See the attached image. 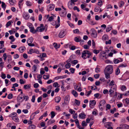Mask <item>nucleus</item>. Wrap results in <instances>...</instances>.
I'll list each match as a JSON object with an SVG mask.
<instances>
[{
	"label": "nucleus",
	"instance_id": "dca6fc26",
	"mask_svg": "<svg viewBox=\"0 0 129 129\" xmlns=\"http://www.w3.org/2000/svg\"><path fill=\"white\" fill-rule=\"evenodd\" d=\"M73 4V3H72V2L71 1L69 2L68 3V7L70 9H71L73 8L72 6Z\"/></svg>",
	"mask_w": 129,
	"mask_h": 129
},
{
	"label": "nucleus",
	"instance_id": "1a4fd4ad",
	"mask_svg": "<svg viewBox=\"0 0 129 129\" xmlns=\"http://www.w3.org/2000/svg\"><path fill=\"white\" fill-rule=\"evenodd\" d=\"M20 95H18L17 99V100L18 103V106H20V103H22L23 101V100H22L21 101H20V100L22 99V97L21 96L20 97Z\"/></svg>",
	"mask_w": 129,
	"mask_h": 129
},
{
	"label": "nucleus",
	"instance_id": "4be33fe9",
	"mask_svg": "<svg viewBox=\"0 0 129 129\" xmlns=\"http://www.w3.org/2000/svg\"><path fill=\"white\" fill-rule=\"evenodd\" d=\"M119 68L118 67L115 70V74L116 75H118L120 73V69H119Z\"/></svg>",
	"mask_w": 129,
	"mask_h": 129
},
{
	"label": "nucleus",
	"instance_id": "2f4dec72",
	"mask_svg": "<svg viewBox=\"0 0 129 129\" xmlns=\"http://www.w3.org/2000/svg\"><path fill=\"white\" fill-rule=\"evenodd\" d=\"M55 122V120H51L47 122L48 124L50 125L54 123Z\"/></svg>",
	"mask_w": 129,
	"mask_h": 129
},
{
	"label": "nucleus",
	"instance_id": "cd10ccee",
	"mask_svg": "<svg viewBox=\"0 0 129 129\" xmlns=\"http://www.w3.org/2000/svg\"><path fill=\"white\" fill-rule=\"evenodd\" d=\"M127 66L126 64L125 63H124L123 64H120L118 66V67L119 68L120 67H122V68H123V67H126Z\"/></svg>",
	"mask_w": 129,
	"mask_h": 129
},
{
	"label": "nucleus",
	"instance_id": "7ed1b4c3",
	"mask_svg": "<svg viewBox=\"0 0 129 129\" xmlns=\"http://www.w3.org/2000/svg\"><path fill=\"white\" fill-rule=\"evenodd\" d=\"M29 27L30 29V31L33 34H35L37 32V29L36 30L35 29L34 27L31 25V23H29Z\"/></svg>",
	"mask_w": 129,
	"mask_h": 129
},
{
	"label": "nucleus",
	"instance_id": "e2e57ef3",
	"mask_svg": "<svg viewBox=\"0 0 129 129\" xmlns=\"http://www.w3.org/2000/svg\"><path fill=\"white\" fill-rule=\"evenodd\" d=\"M105 63H113V62L112 61H111L110 60H106L105 61Z\"/></svg>",
	"mask_w": 129,
	"mask_h": 129
},
{
	"label": "nucleus",
	"instance_id": "473e14b6",
	"mask_svg": "<svg viewBox=\"0 0 129 129\" xmlns=\"http://www.w3.org/2000/svg\"><path fill=\"white\" fill-rule=\"evenodd\" d=\"M126 88L125 85H123L121 87V90L122 91H124L126 90Z\"/></svg>",
	"mask_w": 129,
	"mask_h": 129
},
{
	"label": "nucleus",
	"instance_id": "5fc2aeb1",
	"mask_svg": "<svg viewBox=\"0 0 129 129\" xmlns=\"http://www.w3.org/2000/svg\"><path fill=\"white\" fill-rule=\"evenodd\" d=\"M75 70V69H74L73 68H71L70 69V71L72 74H73L74 73Z\"/></svg>",
	"mask_w": 129,
	"mask_h": 129
},
{
	"label": "nucleus",
	"instance_id": "49530a36",
	"mask_svg": "<svg viewBox=\"0 0 129 129\" xmlns=\"http://www.w3.org/2000/svg\"><path fill=\"white\" fill-rule=\"evenodd\" d=\"M53 45L54 48L56 49H57L58 48H59L60 47V45H59V46L58 47V45L56 43H54L53 44Z\"/></svg>",
	"mask_w": 129,
	"mask_h": 129
},
{
	"label": "nucleus",
	"instance_id": "f3484780",
	"mask_svg": "<svg viewBox=\"0 0 129 129\" xmlns=\"http://www.w3.org/2000/svg\"><path fill=\"white\" fill-rule=\"evenodd\" d=\"M69 100L70 98L69 96L67 95L66 96L64 99V102H66V103L69 102Z\"/></svg>",
	"mask_w": 129,
	"mask_h": 129
},
{
	"label": "nucleus",
	"instance_id": "e433bc0d",
	"mask_svg": "<svg viewBox=\"0 0 129 129\" xmlns=\"http://www.w3.org/2000/svg\"><path fill=\"white\" fill-rule=\"evenodd\" d=\"M43 76V78L45 80L48 79L49 78V76L48 75H44Z\"/></svg>",
	"mask_w": 129,
	"mask_h": 129
},
{
	"label": "nucleus",
	"instance_id": "c9c22d12",
	"mask_svg": "<svg viewBox=\"0 0 129 129\" xmlns=\"http://www.w3.org/2000/svg\"><path fill=\"white\" fill-rule=\"evenodd\" d=\"M71 66L70 63H67V64L65 65V67L66 69L70 68Z\"/></svg>",
	"mask_w": 129,
	"mask_h": 129
},
{
	"label": "nucleus",
	"instance_id": "c85d7f7f",
	"mask_svg": "<svg viewBox=\"0 0 129 129\" xmlns=\"http://www.w3.org/2000/svg\"><path fill=\"white\" fill-rule=\"evenodd\" d=\"M74 102L76 105L78 106H79L80 104V101L77 99H75Z\"/></svg>",
	"mask_w": 129,
	"mask_h": 129
},
{
	"label": "nucleus",
	"instance_id": "412c9836",
	"mask_svg": "<svg viewBox=\"0 0 129 129\" xmlns=\"http://www.w3.org/2000/svg\"><path fill=\"white\" fill-rule=\"evenodd\" d=\"M74 40L76 42H80V41L81 40V37L80 36L76 37L75 38Z\"/></svg>",
	"mask_w": 129,
	"mask_h": 129
},
{
	"label": "nucleus",
	"instance_id": "4c0bfd02",
	"mask_svg": "<svg viewBox=\"0 0 129 129\" xmlns=\"http://www.w3.org/2000/svg\"><path fill=\"white\" fill-rule=\"evenodd\" d=\"M13 97V94L11 93L9 94L7 96L8 98L9 99H12Z\"/></svg>",
	"mask_w": 129,
	"mask_h": 129
},
{
	"label": "nucleus",
	"instance_id": "69168bd1",
	"mask_svg": "<svg viewBox=\"0 0 129 129\" xmlns=\"http://www.w3.org/2000/svg\"><path fill=\"white\" fill-rule=\"evenodd\" d=\"M100 102L103 106L105 103L106 101L105 100H103L100 101Z\"/></svg>",
	"mask_w": 129,
	"mask_h": 129
},
{
	"label": "nucleus",
	"instance_id": "f8f14e48",
	"mask_svg": "<svg viewBox=\"0 0 129 129\" xmlns=\"http://www.w3.org/2000/svg\"><path fill=\"white\" fill-rule=\"evenodd\" d=\"M86 115L83 112L80 114L79 115V117L81 119H84L85 118Z\"/></svg>",
	"mask_w": 129,
	"mask_h": 129
},
{
	"label": "nucleus",
	"instance_id": "c756f323",
	"mask_svg": "<svg viewBox=\"0 0 129 129\" xmlns=\"http://www.w3.org/2000/svg\"><path fill=\"white\" fill-rule=\"evenodd\" d=\"M30 86L31 85L30 84H28V85H25L24 86V88L25 89H26L27 88H30Z\"/></svg>",
	"mask_w": 129,
	"mask_h": 129
},
{
	"label": "nucleus",
	"instance_id": "f257e3e1",
	"mask_svg": "<svg viewBox=\"0 0 129 129\" xmlns=\"http://www.w3.org/2000/svg\"><path fill=\"white\" fill-rule=\"evenodd\" d=\"M104 72H106L112 74L113 72V67L112 65H109L107 66L104 70Z\"/></svg>",
	"mask_w": 129,
	"mask_h": 129
},
{
	"label": "nucleus",
	"instance_id": "ddd939ff",
	"mask_svg": "<svg viewBox=\"0 0 129 129\" xmlns=\"http://www.w3.org/2000/svg\"><path fill=\"white\" fill-rule=\"evenodd\" d=\"M89 105L90 106L91 105L92 106L94 105H95L96 103V102L94 100H90L89 101ZM90 107H91L90 106Z\"/></svg>",
	"mask_w": 129,
	"mask_h": 129
},
{
	"label": "nucleus",
	"instance_id": "052dcab7",
	"mask_svg": "<svg viewBox=\"0 0 129 129\" xmlns=\"http://www.w3.org/2000/svg\"><path fill=\"white\" fill-rule=\"evenodd\" d=\"M35 95H33L32 97V98L31 99L32 102L33 103H34L35 102Z\"/></svg>",
	"mask_w": 129,
	"mask_h": 129
},
{
	"label": "nucleus",
	"instance_id": "de8ad7c7",
	"mask_svg": "<svg viewBox=\"0 0 129 129\" xmlns=\"http://www.w3.org/2000/svg\"><path fill=\"white\" fill-rule=\"evenodd\" d=\"M58 84L57 82H55L53 84V86L55 87H59V86H58Z\"/></svg>",
	"mask_w": 129,
	"mask_h": 129
},
{
	"label": "nucleus",
	"instance_id": "58836bf2",
	"mask_svg": "<svg viewBox=\"0 0 129 129\" xmlns=\"http://www.w3.org/2000/svg\"><path fill=\"white\" fill-rule=\"evenodd\" d=\"M119 4H120L119 6L121 8L124 5V3L123 1H121L119 3Z\"/></svg>",
	"mask_w": 129,
	"mask_h": 129
},
{
	"label": "nucleus",
	"instance_id": "5701e85b",
	"mask_svg": "<svg viewBox=\"0 0 129 129\" xmlns=\"http://www.w3.org/2000/svg\"><path fill=\"white\" fill-rule=\"evenodd\" d=\"M104 73L105 75L106 78L107 79H108L110 78V74H109V73L106 72H104Z\"/></svg>",
	"mask_w": 129,
	"mask_h": 129
},
{
	"label": "nucleus",
	"instance_id": "8fccbe9b",
	"mask_svg": "<svg viewBox=\"0 0 129 129\" xmlns=\"http://www.w3.org/2000/svg\"><path fill=\"white\" fill-rule=\"evenodd\" d=\"M79 32L80 31L78 29H76L73 30V33L75 34H78L79 33Z\"/></svg>",
	"mask_w": 129,
	"mask_h": 129
},
{
	"label": "nucleus",
	"instance_id": "79ce46f5",
	"mask_svg": "<svg viewBox=\"0 0 129 129\" xmlns=\"http://www.w3.org/2000/svg\"><path fill=\"white\" fill-rule=\"evenodd\" d=\"M9 3L11 5H13L15 1V0H9Z\"/></svg>",
	"mask_w": 129,
	"mask_h": 129
},
{
	"label": "nucleus",
	"instance_id": "423d86ee",
	"mask_svg": "<svg viewBox=\"0 0 129 129\" xmlns=\"http://www.w3.org/2000/svg\"><path fill=\"white\" fill-rule=\"evenodd\" d=\"M91 30L92 31V33L91 34V36L94 38H96L97 36L96 30L94 28H92Z\"/></svg>",
	"mask_w": 129,
	"mask_h": 129
},
{
	"label": "nucleus",
	"instance_id": "393cba45",
	"mask_svg": "<svg viewBox=\"0 0 129 129\" xmlns=\"http://www.w3.org/2000/svg\"><path fill=\"white\" fill-rule=\"evenodd\" d=\"M72 93L75 97H77V96L78 93L76 91L73 90L72 91Z\"/></svg>",
	"mask_w": 129,
	"mask_h": 129
},
{
	"label": "nucleus",
	"instance_id": "338daca9",
	"mask_svg": "<svg viewBox=\"0 0 129 129\" xmlns=\"http://www.w3.org/2000/svg\"><path fill=\"white\" fill-rule=\"evenodd\" d=\"M69 112L71 114H73L75 112V111L71 109H70L69 110Z\"/></svg>",
	"mask_w": 129,
	"mask_h": 129
},
{
	"label": "nucleus",
	"instance_id": "20e7f679",
	"mask_svg": "<svg viewBox=\"0 0 129 129\" xmlns=\"http://www.w3.org/2000/svg\"><path fill=\"white\" fill-rule=\"evenodd\" d=\"M28 53L30 54H31L33 53H35L37 54H39V51L36 49H30L29 51H28Z\"/></svg>",
	"mask_w": 129,
	"mask_h": 129
},
{
	"label": "nucleus",
	"instance_id": "bf43d9fd",
	"mask_svg": "<svg viewBox=\"0 0 129 129\" xmlns=\"http://www.w3.org/2000/svg\"><path fill=\"white\" fill-rule=\"evenodd\" d=\"M24 99L23 100H25V101H27L29 99V97L27 96H23Z\"/></svg>",
	"mask_w": 129,
	"mask_h": 129
},
{
	"label": "nucleus",
	"instance_id": "6e6552de",
	"mask_svg": "<svg viewBox=\"0 0 129 129\" xmlns=\"http://www.w3.org/2000/svg\"><path fill=\"white\" fill-rule=\"evenodd\" d=\"M66 35V32L65 31L62 30L59 33L58 36L60 38H63Z\"/></svg>",
	"mask_w": 129,
	"mask_h": 129
},
{
	"label": "nucleus",
	"instance_id": "a878e982",
	"mask_svg": "<svg viewBox=\"0 0 129 129\" xmlns=\"http://www.w3.org/2000/svg\"><path fill=\"white\" fill-rule=\"evenodd\" d=\"M108 39V37L107 35H104L102 37V40H106Z\"/></svg>",
	"mask_w": 129,
	"mask_h": 129
},
{
	"label": "nucleus",
	"instance_id": "f03ea898",
	"mask_svg": "<svg viewBox=\"0 0 129 129\" xmlns=\"http://www.w3.org/2000/svg\"><path fill=\"white\" fill-rule=\"evenodd\" d=\"M37 31L38 32H41L43 31L45 29V27L43 26L42 24H40V26H38L37 28Z\"/></svg>",
	"mask_w": 129,
	"mask_h": 129
},
{
	"label": "nucleus",
	"instance_id": "72a5a7b5",
	"mask_svg": "<svg viewBox=\"0 0 129 129\" xmlns=\"http://www.w3.org/2000/svg\"><path fill=\"white\" fill-rule=\"evenodd\" d=\"M112 28V26H108L106 29V31L107 32H108Z\"/></svg>",
	"mask_w": 129,
	"mask_h": 129
},
{
	"label": "nucleus",
	"instance_id": "a211bd4d",
	"mask_svg": "<svg viewBox=\"0 0 129 129\" xmlns=\"http://www.w3.org/2000/svg\"><path fill=\"white\" fill-rule=\"evenodd\" d=\"M12 119L14 121L16 122H17L18 121L19 119L16 116H12Z\"/></svg>",
	"mask_w": 129,
	"mask_h": 129
},
{
	"label": "nucleus",
	"instance_id": "aec40b11",
	"mask_svg": "<svg viewBox=\"0 0 129 129\" xmlns=\"http://www.w3.org/2000/svg\"><path fill=\"white\" fill-rule=\"evenodd\" d=\"M60 98L59 96L56 97L55 99V102L58 103L60 102Z\"/></svg>",
	"mask_w": 129,
	"mask_h": 129
},
{
	"label": "nucleus",
	"instance_id": "774afa93",
	"mask_svg": "<svg viewBox=\"0 0 129 129\" xmlns=\"http://www.w3.org/2000/svg\"><path fill=\"white\" fill-rule=\"evenodd\" d=\"M125 100V101L126 103L128 105L129 104V99L128 98H126Z\"/></svg>",
	"mask_w": 129,
	"mask_h": 129
},
{
	"label": "nucleus",
	"instance_id": "0eeeda50",
	"mask_svg": "<svg viewBox=\"0 0 129 129\" xmlns=\"http://www.w3.org/2000/svg\"><path fill=\"white\" fill-rule=\"evenodd\" d=\"M89 51L87 50H86L84 51L82 53V57L84 59H85L86 58L85 57L86 56L88 53H89Z\"/></svg>",
	"mask_w": 129,
	"mask_h": 129
},
{
	"label": "nucleus",
	"instance_id": "0e129e2a",
	"mask_svg": "<svg viewBox=\"0 0 129 129\" xmlns=\"http://www.w3.org/2000/svg\"><path fill=\"white\" fill-rule=\"evenodd\" d=\"M100 7H96L94 9V11L96 12H97L99 11Z\"/></svg>",
	"mask_w": 129,
	"mask_h": 129
},
{
	"label": "nucleus",
	"instance_id": "4d7b16f0",
	"mask_svg": "<svg viewBox=\"0 0 129 129\" xmlns=\"http://www.w3.org/2000/svg\"><path fill=\"white\" fill-rule=\"evenodd\" d=\"M114 82L113 80H112L109 84V86H113L114 85H115L114 84Z\"/></svg>",
	"mask_w": 129,
	"mask_h": 129
},
{
	"label": "nucleus",
	"instance_id": "39448f33",
	"mask_svg": "<svg viewBox=\"0 0 129 129\" xmlns=\"http://www.w3.org/2000/svg\"><path fill=\"white\" fill-rule=\"evenodd\" d=\"M55 7V5L53 4H51L47 6V10L48 11H52L53 9Z\"/></svg>",
	"mask_w": 129,
	"mask_h": 129
},
{
	"label": "nucleus",
	"instance_id": "b1692460",
	"mask_svg": "<svg viewBox=\"0 0 129 129\" xmlns=\"http://www.w3.org/2000/svg\"><path fill=\"white\" fill-rule=\"evenodd\" d=\"M36 128L34 124L30 125L28 128V129H35Z\"/></svg>",
	"mask_w": 129,
	"mask_h": 129
},
{
	"label": "nucleus",
	"instance_id": "603ef678",
	"mask_svg": "<svg viewBox=\"0 0 129 129\" xmlns=\"http://www.w3.org/2000/svg\"><path fill=\"white\" fill-rule=\"evenodd\" d=\"M82 126L84 127L86 126L87 125V124L86 122L85 121H83L82 123Z\"/></svg>",
	"mask_w": 129,
	"mask_h": 129
},
{
	"label": "nucleus",
	"instance_id": "6ab92c4d",
	"mask_svg": "<svg viewBox=\"0 0 129 129\" xmlns=\"http://www.w3.org/2000/svg\"><path fill=\"white\" fill-rule=\"evenodd\" d=\"M99 67V65H97L96 68L95 69V71L96 73H98L100 72V69L98 67Z\"/></svg>",
	"mask_w": 129,
	"mask_h": 129
},
{
	"label": "nucleus",
	"instance_id": "4468645a",
	"mask_svg": "<svg viewBox=\"0 0 129 129\" xmlns=\"http://www.w3.org/2000/svg\"><path fill=\"white\" fill-rule=\"evenodd\" d=\"M33 39L32 37L29 38L27 41V42L28 44L30 43L33 42Z\"/></svg>",
	"mask_w": 129,
	"mask_h": 129
},
{
	"label": "nucleus",
	"instance_id": "680f3d73",
	"mask_svg": "<svg viewBox=\"0 0 129 129\" xmlns=\"http://www.w3.org/2000/svg\"><path fill=\"white\" fill-rule=\"evenodd\" d=\"M72 57L71 56L69 59H68L66 61V62L67 63H69V62H71L72 61Z\"/></svg>",
	"mask_w": 129,
	"mask_h": 129
},
{
	"label": "nucleus",
	"instance_id": "13d9d810",
	"mask_svg": "<svg viewBox=\"0 0 129 129\" xmlns=\"http://www.w3.org/2000/svg\"><path fill=\"white\" fill-rule=\"evenodd\" d=\"M71 63H72V64H75L77 63L78 62V61L77 60H74L73 61H71Z\"/></svg>",
	"mask_w": 129,
	"mask_h": 129
},
{
	"label": "nucleus",
	"instance_id": "f704fd0d",
	"mask_svg": "<svg viewBox=\"0 0 129 129\" xmlns=\"http://www.w3.org/2000/svg\"><path fill=\"white\" fill-rule=\"evenodd\" d=\"M9 38L11 40V41H12V42H14L15 40V39L14 38V36L12 35L10 36L9 37Z\"/></svg>",
	"mask_w": 129,
	"mask_h": 129
},
{
	"label": "nucleus",
	"instance_id": "37998d69",
	"mask_svg": "<svg viewBox=\"0 0 129 129\" xmlns=\"http://www.w3.org/2000/svg\"><path fill=\"white\" fill-rule=\"evenodd\" d=\"M26 4L28 6H31V2L29 1H27L26 2Z\"/></svg>",
	"mask_w": 129,
	"mask_h": 129
},
{
	"label": "nucleus",
	"instance_id": "2eb2a0df",
	"mask_svg": "<svg viewBox=\"0 0 129 129\" xmlns=\"http://www.w3.org/2000/svg\"><path fill=\"white\" fill-rule=\"evenodd\" d=\"M26 49V48L25 47H21L19 48L18 50L19 52L21 53L23 52L24 50Z\"/></svg>",
	"mask_w": 129,
	"mask_h": 129
},
{
	"label": "nucleus",
	"instance_id": "09e8293b",
	"mask_svg": "<svg viewBox=\"0 0 129 129\" xmlns=\"http://www.w3.org/2000/svg\"><path fill=\"white\" fill-rule=\"evenodd\" d=\"M40 57L41 59L42 58V57H45L46 56V54L45 53H42V55H40Z\"/></svg>",
	"mask_w": 129,
	"mask_h": 129
},
{
	"label": "nucleus",
	"instance_id": "6e6d98bb",
	"mask_svg": "<svg viewBox=\"0 0 129 129\" xmlns=\"http://www.w3.org/2000/svg\"><path fill=\"white\" fill-rule=\"evenodd\" d=\"M37 69V67L35 65H34L32 67V70H33L34 72H35L36 71Z\"/></svg>",
	"mask_w": 129,
	"mask_h": 129
},
{
	"label": "nucleus",
	"instance_id": "ea45409f",
	"mask_svg": "<svg viewBox=\"0 0 129 129\" xmlns=\"http://www.w3.org/2000/svg\"><path fill=\"white\" fill-rule=\"evenodd\" d=\"M12 23H13V22L12 21H9L6 24V27H8Z\"/></svg>",
	"mask_w": 129,
	"mask_h": 129
},
{
	"label": "nucleus",
	"instance_id": "3c124183",
	"mask_svg": "<svg viewBox=\"0 0 129 129\" xmlns=\"http://www.w3.org/2000/svg\"><path fill=\"white\" fill-rule=\"evenodd\" d=\"M8 61L9 62L10 61H11L12 60L11 56L10 55H8Z\"/></svg>",
	"mask_w": 129,
	"mask_h": 129
},
{
	"label": "nucleus",
	"instance_id": "9b49d317",
	"mask_svg": "<svg viewBox=\"0 0 129 129\" xmlns=\"http://www.w3.org/2000/svg\"><path fill=\"white\" fill-rule=\"evenodd\" d=\"M40 112V111L39 110H38L36 111L35 112L33 113H32L31 115L30 116V118H31V117H32V119H31V120L34 117V116L36 115L38 113H39Z\"/></svg>",
	"mask_w": 129,
	"mask_h": 129
},
{
	"label": "nucleus",
	"instance_id": "a18cd8bd",
	"mask_svg": "<svg viewBox=\"0 0 129 129\" xmlns=\"http://www.w3.org/2000/svg\"><path fill=\"white\" fill-rule=\"evenodd\" d=\"M51 118H53L55 116V113L54 111H51Z\"/></svg>",
	"mask_w": 129,
	"mask_h": 129
},
{
	"label": "nucleus",
	"instance_id": "9d476101",
	"mask_svg": "<svg viewBox=\"0 0 129 129\" xmlns=\"http://www.w3.org/2000/svg\"><path fill=\"white\" fill-rule=\"evenodd\" d=\"M23 16L24 19L27 20L29 18V16L28 14L24 13H23Z\"/></svg>",
	"mask_w": 129,
	"mask_h": 129
},
{
	"label": "nucleus",
	"instance_id": "c03bdc74",
	"mask_svg": "<svg viewBox=\"0 0 129 129\" xmlns=\"http://www.w3.org/2000/svg\"><path fill=\"white\" fill-rule=\"evenodd\" d=\"M114 91L111 88L109 91V92H110V96H111L112 94L114 93Z\"/></svg>",
	"mask_w": 129,
	"mask_h": 129
},
{
	"label": "nucleus",
	"instance_id": "a19ab883",
	"mask_svg": "<svg viewBox=\"0 0 129 129\" xmlns=\"http://www.w3.org/2000/svg\"><path fill=\"white\" fill-rule=\"evenodd\" d=\"M91 92L92 91L91 90L88 91L87 92L86 91V92L85 94L86 95V96H88L91 93Z\"/></svg>",
	"mask_w": 129,
	"mask_h": 129
},
{
	"label": "nucleus",
	"instance_id": "864d4df0",
	"mask_svg": "<svg viewBox=\"0 0 129 129\" xmlns=\"http://www.w3.org/2000/svg\"><path fill=\"white\" fill-rule=\"evenodd\" d=\"M113 62L114 63L117 64L120 62V60L117 59H115L114 60Z\"/></svg>",
	"mask_w": 129,
	"mask_h": 129
},
{
	"label": "nucleus",
	"instance_id": "bb28decb",
	"mask_svg": "<svg viewBox=\"0 0 129 129\" xmlns=\"http://www.w3.org/2000/svg\"><path fill=\"white\" fill-rule=\"evenodd\" d=\"M2 7L4 9L5 11L6 7V5H5V3L4 2H2Z\"/></svg>",
	"mask_w": 129,
	"mask_h": 129
},
{
	"label": "nucleus",
	"instance_id": "7c9ffc66",
	"mask_svg": "<svg viewBox=\"0 0 129 129\" xmlns=\"http://www.w3.org/2000/svg\"><path fill=\"white\" fill-rule=\"evenodd\" d=\"M102 15H100L99 17L98 15H96L95 16V19L96 20H98L99 19L102 18Z\"/></svg>",
	"mask_w": 129,
	"mask_h": 129
}]
</instances>
